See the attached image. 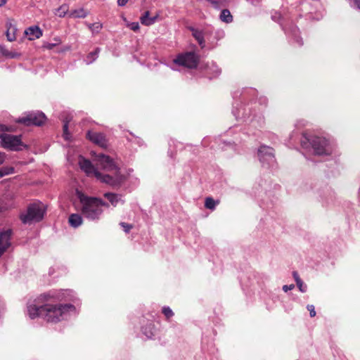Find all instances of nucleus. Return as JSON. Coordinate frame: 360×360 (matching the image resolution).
I'll list each match as a JSON object with an SVG mask.
<instances>
[{"mask_svg":"<svg viewBox=\"0 0 360 360\" xmlns=\"http://www.w3.org/2000/svg\"><path fill=\"white\" fill-rule=\"evenodd\" d=\"M75 293L70 290L50 291L40 295L34 303L27 305V315L31 319L37 317L47 322L57 323L75 313V307L72 304H57L60 301H74Z\"/></svg>","mask_w":360,"mask_h":360,"instance_id":"f257e3e1","label":"nucleus"},{"mask_svg":"<svg viewBox=\"0 0 360 360\" xmlns=\"http://www.w3.org/2000/svg\"><path fill=\"white\" fill-rule=\"evenodd\" d=\"M76 195L79 200L77 209L81 214L89 221H98L103 212V207H108V203L96 197H90L77 190Z\"/></svg>","mask_w":360,"mask_h":360,"instance_id":"f03ea898","label":"nucleus"},{"mask_svg":"<svg viewBox=\"0 0 360 360\" xmlns=\"http://www.w3.org/2000/svg\"><path fill=\"white\" fill-rule=\"evenodd\" d=\"M79 165L82 170L88 176H94L97 180L112 187H120L124 180V177L120 175L112 177L109 174H104V173L99 172L98 168H96L89 160L84 158H79Z\"/></svg>","mask_w":360,"mask_h":360,"instance_id":"7ed1b4c3","label":"nucleus"},{"mask_svg":"<svg viewBox=\"0 0 360 360\" xmlns=\"http://www.w3.org/2000/svg\"><path fill=\"white\" fill-rule=\"evenodd\" d=\"M304 140H302V145L304 148H307L309 143L315 155H329L333 151V146L330 141L323 137L314 136L311 139L304 137Z\"/></svg>","mask_w":360,"mask_h":360,"instance_id":"20e7f679","label":"nucleus"},{"mask_svg":"<svg viewBox=\"0 0 360 360\" xmlns=\"http://www.w3.org/2000/svg\"><path fill=\"white\" fill-rule=\"evenodd\" d=\"M96 165L98 169H101L105 172H109V175L112 177H116L118 175L122 176L124 180L122 181V184L127 180V176L120 172V168L108 155H105L103 153L98 154L95 158Z\"/></svg>","mask_w":360,"mask_h":360,"instance_id":"39448f33","label":"nucleus"},{"mask_svg":"<svg viewBox=\"0 0 360 360\" xmlns=\"http://www.w3.org/2000/svg\"><path fill=\"white\" fill-rule=\"evenodd\" d=\"M45 214V208L41 203H33L28 207L26 213L20 214V219L24 224H30L41 221Z\"/></svg>","mask_w":360,"mask_h":360,"instance_id":"423d86ee","label":"nucleus"},{"mask_svg":"<svg viewBox=\"0 0 360 360\" xmlns=\"http://www.w3.org/2000/svg\"><path fill=\"white\" fill-rule=\"evenodd\" d=\"M0 143L4 148L10 150L18 151L27 148V146L21 141L20 136L0 134Z\"/></svg>","mask_w":360,"mask_h":360,"instance_id":"0eeeda50","label":"nucleus"},{"mask_svg":"<svg viewBox=\"0 0 360 360\" xmlns=\"http://www.w3.org/2000/svg\"><path fill=\"white\" fill-rule=\"evenodd\" d=\"M46 120L45 115L39 111L30 112L18 118L17 122L26 126H41Z\"/></svg>","mask_w":360,"mask_h":360,"instance_id":"6e6552de","label":"nucleus"},{"mask_svg":"<svg viewBox=\"0 0 360 360\" xmlns=\"http://www.w3.org/2000/svg\"><path fill=\"white\" fill-rule=\"evenodd\" d=\"M258 158L264 167H270L275 162L274 151L271 147L262 146L258 149Z\"/></svg>","mask_w":360,"mask_h":360,"instance_id":"1a4fd4ad","label":"nucleus"},{"mask_svg":"<svg viewBox=\"0 0 360 360\" xmlns=\"http://www.w3.org/2000/svg\"><path fill=\"white\" fill-rule=\"evenodd\" d=\"M174 63L188 68H193L198 65V57L193 52H187L179 55L174 60Z\"/></svg>","mask_w":360,"mask_h":360,"instance_id":"9d476101","label":"nucleus"},{"mask_svg":"<svg viewBox=\"0 0 360 360\" xmlns=\"http://www.w3.org/2000/svg\"><path fill=\"white\" fill-rule=\"evenodd\" d=\"M12 231L11 229H7L0 232V257L7 250L11 245V236Z\"/></svg>","mask_w":360,"mask_h":360,"instance_id":"9b49d317","label":"nucleus"},{"mask_svg":"<svg viewBox=\"0 0 360 360\" xmlns=\"http://www.w3.org/2000/svg\"><path fill=\"white\" fill-rule=\"evenodd\" d=\"M86 136L91 141L101 147H105L107 146L105 137L101 133L89 131L86 134Z\"/></svg>","mask_w":360,"mask_h":360,"instance_id":"f8f14e48","label":"nucleus"},{"mask_svg":"<svg viewBox=\"0 0 360 360\" xmlns=\"http://www.w3.org/2000/svg\"><path fill=\"white\" fill-rule=\"evenodd\" d=\"M103 196L110 202L113 207H116L119 203L124 204V200L122 195L114 193H105Z\"/></svg>","mask_w":360,"mask_h":360,"instance_id":"ddd939ff","label":"nucleus"},{"mask_svg":"<svg viewBox=\"0 0 360 360\" xmlns=\"http://www.w3.org/2000/svg\"><path fill=\"white\" fill-rule=\"evenodd\" d=\"M25 34L28 37L29 40L32 41L40 38L42 36V31L38 26H32L25 30Z\"/></svg>","mask_w":360,"mask_h":360,"instance_id":"4468645a","label":"nucleus"},{"mask_svg":"<svg viewBox=\"0 0 360 360\" xmlns=\"http://www.w3.org/2000/svg\"><path fill=\"white\" fill-rule=\"evenodd\" d=\"M188 30L192 32L193 37L198 41L201 48H204L205 46V41L204 39L205 32L202 30L196 29L193 27H189Z\"/></svg>","mask_w":360,"mask_h":360,"instance_id":"2eb2a0df","label":"nucleus"},{"mask_svg":"<svg viewBox=\"0 0 360 360\" xmlns=\"http://www.w3.org/2000/svg\"><path fill=\"white\" fill-rule=\"evenodd\" d=\"M158 18V15H156L153 17H150V12L146 11L142 15V16L140 18V20L143 25H144L146 26H150V25H153L156 22Z\"/></svg>","mask_w":360,"mask_h":360,"instance_id":"dca6fc26","label":"nucleus"},{"mask_svg":"<svg viewBox=\"0 0 360 360\" xmlns=\"http://www.w3.org/2000/svg\"><path fill=\"white\" fill-rule=\"evenodd\" d=\"M82 215L79 214H71L68 218V222L72 227L77 228L82 224Z\"/></svg>","mask_w":360,"mask_h":360,"instance_id":"f3484780","label":"nucleus"},{"mask_svg":"<svg viewBox=\"0 0 360 360\" xmlns=\"http://www.w3.org/2000/svg\"><path fill=\"white\" fill-rule=\"evenodd\" d=\"M221 21L226 23H231L233 22V16L228 9H223L219 15Z\"/></svg>","mask_w":360,"mask_h":360,"instance_id":"a211bd4d","label":"nucleus"},{"mask_svg":"<svg viewBox=\"0 0 360 360\" xmlns=\"http://www.w3.org/2000/svg\"><path fill=\"white\" fill-rule=\"evenodd\" d=\"M16 27L11 24L7 27L6 37L9 41H13L16 39Z\"/></svg>","mask_w":360,"mask_h":360,"instance_id":"6ab92c4d","label":"nucleus"},{"mask_svg":"<svg viewBox=\"0 0 360 360\" xmlns=\"http://www.w3.org/2000/svg\"><path fill=\"white\" fill-rule=\"evenodd\" d=\"M0 51L4 56L9 58H18L20 56V53L10 51L4 47L0 48Z\"/></svg>","mask_w":360,"mask_h":360,"instance_id":"aec40b11","label":"nucleus"},{"mask_svg":"<svg viewBox=\"0 0 360 360\" xmlns=\"http://www.w3.org/2000/svg\"><path fill=\"white\" fill-rule=\"evenodd\" d=\"M88 13L84 8L76 9L70 12V16L74 18H84Z\"/></svg>","mask_w":360,"mask_h":360,"instance_id":"412c9836","label":"nucleus"},{"mask_svg":"<svg viewBox=\"0 0 360 360\" xmlns=\"http://www.w3.org/2000/svg\"><path fill=\"white\" fill-rule=\"evenodd\" d=\"M142 332L147 338H152L155 335V328L151 323L142 328Z\"/></svg>","mask_w":360,"mask_h":360,"instance_id":"4be33fe9","label":"nucleus"},{"mask_svg":"<svg viewBox=\"0 0 360 360\" xmlns=\"http://www.w3.org/2000/svg\"><path fill=\"white\" fill-rule=\"evenodd\" d=\"M219 200H214L212 198L207 197L205 198V207L207 209H209L211 210H214L216 206L217 205H219Z\"/></svg>","mask_w":360,"mask_h":360,"instance_id":"5701e85b","label":"nucleus"},{"mask_svg":"<svg viewBox=\"0 0 360 360\" xmlns=\"http://www.w3.org/2000/svg\"><path fill=\"white\" fill-rule=\"evenodd\" d=\"M206 1H208L213 6V8H214L216 9H219L221 7L226 6L228 3V0H206Z\"/></svg>","mask_w":360,"mask_h":360,"instance_id":"b1692460","label":"nucleus"},{"mask_svg":"<svg viewBox=\"0 0 360 360\" xmlns=\"http://www.w3.org/2000/svg\"><path fill=\"white\" fill-rule=\"evenodd\" d=\"M99 51L100 49L97 48L94 51L89 53L86 56V64H91V63H93L98 58Z\"/></svg>","mask_w":360,"mask_h":360,"instance_id":"393cba45","label":"nucleus"},{"mask_svg":"<svg viewBox=\"0 0 360 360\" xmlns=\"http://www.w3.org/2000/svg\"><path fill=\"white\" fill-rule=\"evenodd\" d=\"M86 25L93 33H98L103 27L102 24L100 22L86 23Z\"/></svg>","mask_w":360,"mask_h":360,"instance_id":"a878e982","label":"nucleus"},{"mask_svg":"<svg viewBox=\"0 0 360 360\" xmlns=\"http://www.w3.org/2000/svg\"><path fill=\"white\" fill-rule=\"evenodd\" d=\"M14 168L13 167H4L0 169V177L13 174Z\"/></svg>","mask_w":360,"mask_h":360,"instance_id":"bb28decb","label":"nucleus"},{"mask_svg":"<svg viewBox=\"0 0 360 360\" xmlns=\"http://www.w3.org/2000/svg\"><path fill=\"white\" fill-rule=\"evenodd\" d=\"M243 112L242 114L240 113V110H239L238 112H237L235 110H233V113L235 115L236 119H238V118L245 119L246 117L249 118L250 115H248V114L245 112L246 108H243Z\"/></svg>","mask_w":360,"mask_h":360,"instance_id":"cd10ccee","label":"nucleus"},{"mask_svg":"<svg viewBox=\"0 0 360 360\" xmlns=\"http://www.w3.org/2000/svg\"><path fill=\"white\" fill-rule=\"evenodd\" d=\"M162 312L167 319L174 315L172 310L169 307H164L162 309Z\"/></svg>","mask_w":360,"mask_h":360,"instance_id":"c85d7f7f","label":"nucleus"},{"mask_svg":"<svg viewBox=\"0 0 360 360\" xmlns=\"http://www.w3.org/2000/svg\"><path fill=\"white\" fill-rule=\"evenodd\" d=\"M63 138L65 139V140H70V134L68 132V123L66 122L64 123L63 124Z\"/></svg>","mask_w":360,"mask_h":360,"instance_id":"c756f323","label":"nucleus"},{"mask_svg":"<svg viewBox=\"0 0 360 360\" xmlns=\"http://www.w3.org/2000/svg\"><path fill=\"white\" fill-rule=\"evenodd\" d=\"M127 25L128 27H129L131 30L134 32L139 31L140 28L139 24L137 22H128Z\"/></svg>","mask_w":360,"mask_h":360,"instance_id":"7c9ffc66","label":"nucleus"},{"mask_svg":"<svg viewBox=\"0 0 360 360\" xmlns=\"http://www.w3.org/2000/svg\"><path fill=\"white\" fill-rule=\"evenodd\" d=\"M296 284L300 292H305L307 291V287L302 280L298 281Z\"/></svg>","mask_w":360,"mask_h":360,"instance_id":"2f4dec72","label":"nucleus"},{"mask_svg":"<svg viewBox=\"0 0 360 360\" xmlns=\"http://www.w3.org/2000/svg\"><path fill=\"white\" fill-rule=\"evenodd\" d=\"M55 43H47L44 46L47 49H52L53 47H55L56 45L60 44V40L59 39H55Z\"/></svg>","mask_w":360,"mask_h":360,"instance_id":"473e14b6","label":"nucleus"},{"mask_svg":"<svg viewBox=\"0 0 360 360\" xmlns=\"http://www.w3.org/2000/svg\"><path fill=\"white\" fill-rule=\"evenodd\" d=\"M120 225L123 228L124 232L127 233H129L133 227L131 224L125 222H121Z\"/></svg>","mask_w":360,"mask_h":360,"instance_id":"72a5a7b5","label":"nucleus"},{"mask_svg":"<svg viewBox=\"0 0 360 360\" xmlns=\"http://www.w3.org/2000/svg\"><path fill=\"white\" fill-rule=\"evenodd\" d=\"M307 309L309 311L310 316L314 317L316 316V311L314 306L312 304H308L307 306Z\"/></svg>","mask_w":360,"mask_h":360,"instance_id":"f704fd0d","label":"nucleus"},{"mask_svg":"<svg viewBox=\"0 0 360 360\" xmlns=\"http://www.w3.org/2000/svg\"><path fill=\"white\" fill-rule=\"evenodd\" d=\"M211 68L213 70L214 75L212 77H217L221 73L220 69L215 65L212 64Z\"/></svg>","mask_w":360,"mask_h":360,"instance_id":"c9c22d12","label":"nucleus"},{"mask_svg":"<svg viewBox=\"0 0 360 360\" xmlns=\"http://www.w3.org/2000/svg\"><path fill=\"white\" fill-rule=\"evenodd\" d=\"M58 11L60 12L59 16L63 17L65 15L67 11V6L65 5H63L59 8Z\"/></svg>","mask_w":360,"mask_h":360,"instance_id":"e433bc0d","label":"nucleus"},{"mask_svg":"<svg viewBox=\"0 0 360 360\" xmlns=\"http://www.w3.org/2000/svg\"><path fill=\"white\" fill-rule=\"evenodd\" d=\"M295 288V285L293 284L291 285H284L283 286V290L284 292H288V290H291Z\"/></svg>","mask_w":360,"mask_h":360,"instance_id":"4c0bfd02","label":"nucleus"},{"mask_svg":"<svg viewBox=\"0 0 360 360\" xmlns=\"http://www.w3.org/2000/svg\"><path fill=\"white\" fill-rule=\"evenodd\" d=\"M292 276L295 281V282H298V281H300L301 278H300V276L298 274V273L297 271H293L292 272Z\"/></svg>","mask_w":360,"mask_h":360,"instance_id":"58836bf2","label":"nucleus"},{"mask_svg":"<svg viewBox=\"0 0 360 360\" xmlns=\"http://www.w3.org/2000/svg\"><path fill=\"white\" fill-rule=\"evenodd\" d=\"M129 0H117V4L120 6H124L127 4Z\"/></svg>","mask_w":360,"mask_h":360,"instance_id":"ea45409f","label":"nucleus"},{"mask_svg":"<svg viewBox=\"0 0 360 360\" xmlns=\"http://www.w3.org/2000/svg\"><path fill=\"white\" fill-rule=\"evenodd\" d=\"M6 155L4 153L0 152V165H1L5 160Z\"/></svg>","mask_w":360,"mask_h":360,"instance_id":"a19ab883","label":"nucleus"},{"mask_svg":"<svg viewBox=\"0 0 360 360\" xmlns=\"http://www.w3.org/2000/svg\"><path fill=\"white\" fill-rule=\"evenodd\" d=\"M354 4L357 8L360 9V0H354Z\"/></svg>","mask_w":360,"mask_h":360,"instance_id":"79ce46f5","label":"nucleus"},{"mask_svg":"<svg viewBox=\"0 0 360 360\" xmlns=\"http://www.w3.org/2000/svg\"><path fill=\"white\" fill-rule=\"evenodd\" d=\"M280 18V15L278 14V13H276V15H272V19L274 20V21H278V18Z\"/></svg>","mask_w":360,"mask_h":360,"instance_id":"37998d69","label":"nucleus"},{"mask_svg":"<svg viewBox=\"0 0 360 360\" xmlns=\"http://www.w3.org/2000/svg\"><path fill=\"white\" fill-rule=\"evenodd\" d=\"M6 3V0H0V7L5 5Z\"/></svg>","mask_w":360,"mask_h":360,"instance_id":"c03bdc74","label":"nucleus"},{"mask_svg":"<svg viewBox=\"0 0 360 360\" xmlns=\"http://www.w3.org/2000/svg\"><path fill=\"white\" fill-rule=\"evenodd\" d=\"M296 41L300 46L302 44V42L298 38L296 39Z\"/></svg>","mask_w":360,"mask_h":360,"instance_id":"a18cd8bd","label":"nucleus"}]
</instances>
